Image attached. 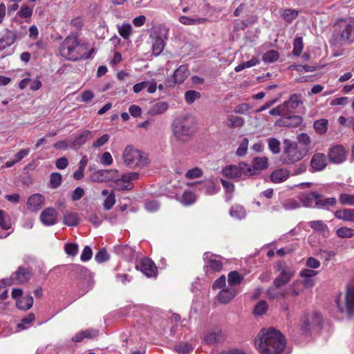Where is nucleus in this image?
Listing matches in <instances>:
<instances>
[{"instance_id":"nucleus-1","label":"nucleus","mask_w":354,"mask_h":354,"mask_svg":"<svg viewBox=\"0 0 354 354\" xmlns=\"http://www.w3.org/2000/svg\"><path fill=\"white\" fill-rule=\"evenodd\" d=\"M254 344L261 354H280L285 348L286 342L279 330L270 328L261 330Z\"/></svg>"},{"instance_id":"nucleus-2","label":"nucleus","mask_w":354,"mask_h":354,"mask_svg":"<svg viewBox=\"0 0 354 354\" xmlns=\"http://www.w3.org/2000/svg\"><path fill=\"white\" fill-rule=\"evenodd\" d=\"M175 138L181 142H187L196 131L194 119L189 115H183L176 118L171 124Z\"/></svg>"},{"instance_id":"nucleus-3","label":"nucleus","mask_w":354,"mask_h":354,"mask_svg":"<svg viewBox=\"0 0 354 354\" xmlns=\"http://www.w3.org/2000/svg\"><path fill=\"white\" fill-rule=\"evenodd\" d=\"M93 49L87 53L86 47L80 44L77 35H71L65 38L61 48V55L68 60L77 61L82 58H88Z\"/></svg>"},{"instance_id":"nucleus-4","label":"nucleus","mask_w":354,"mask_h":354,"mask_svg":"<svg viewBox=\"0 0 354 354\" xmlns=\"http://www.w3.org/2000/svg\"><path fill=\"white\" fill-rule=\"evenodd\" d=\"M122 158L126 166L131 169L143 167L148 163L147 156L142 151L131 145L125 147Z\"/></svg>"},{"instance_id":"nucleus-5","label":"nucleus","mask_w":354,"mask_h":354,"mask_svg":"<svg viewBox=\"0 0 354 354\" xmlns=\"http://www.w3.org/2000/svg\"><path fill=\"white\" fill-rule=\"evenodd\" d=\"M339 35V41L344 44L354 43V19H339L335 23Z\"/></svg>"},{"instance_id":"nucleus-6","label":"nucleus","mask_w":354,"mask_h":354,"mask_svg":"<svg viewBox=\"0 0 354 354\" xmlns=\"http://www.w3.org/2000/svg\"><path fill=\"white\" fill-rule=\"evenodd\" d=\"M304 155L301 151L298 149L297 144L290 139L283 140V153L281 156V160L286 165L294 164L301 158Z\"/></svg>"},{"instance_id":"nucleus-7","label":"nucleus","mask_w":354,"mask_h":354,"mask_svg":"<svg viewBox=\"0 0 354 354\" xmlns=\"http://www.w3.org/2000/svg\"><path fill=\"white\" fill-rule=\"evenodd\" d=\"M247 163L241 162L238 165H229L222 169L223 176L229 179L239 180L243 178V176H249L247 172Z\"/></svg>"},{"instance_id":"nucleus-8","label":"nucleus","mask_w":354,"mask_h":354,"mask_svg":"<svg viewBox=\"0 0 354 354\" xmlns=\"http://www.w3.org/2000/svg\"><path fill=\"white\" fill-rule=\"evenodd\" d=\"M322 318L318 313H313L311 315L304 316L301 330L304 334H308L313 329L322 328Z\"/></svg>"},{"instance_id":"nucleus-9","label":"nucleus","mask_w":354,"mask_h":354,"mask_svg":"<svg viewBox=\"0 0 354 354\" xmlns=\"http://www.w3.org/2000/svg\"><path fill=\"white\" fill-rule=\"evenodd\" d=\"M277 268L279 274L273 281L274 285L277 287H283L293 277L295 271L292 268L283 263H279L277 266Z\"/></svg>"},{"instance_id":"nucleus-10","label":"nucleus","mask_w":354,"mask_h":354,"mask_svg":"<svg viewBox=\"0 0 354 354\" xmlns=\"http://www.w3.org/2000/svg\"><path fill=\"white\" fill-rule=\"evenodd\" d=\"M345 301V306H341L337 299L336 301L337 308L341 313H346L348 318H351L354 315V288H347Z\"/></svg>"},{"instance_id":"nucleus-11","label":"nucleus","mask_w":354,"mask_h":354,"mask_svg":"<svg viewBox=\"0 0 354 354\" xmlns=\"http://www.w3.org/2000/svg\"><path fill=\"white\" fill-rule=\"evenodd\" d=\"M214 256V254L208 252L203 254V259L206 261V263L204 266V270L206 274L218 272L223 269V264L222 261L212 259V257Z\"/></svg>"},{"instance_id":"nucleus-12","label":"nucleus","mask_w":354,"mask_h":354,"mask_svg":"<svg viewBox=\"0 0 354 354\" xmlns=\"http://www.w3.org/2000/svg\"><path fill=\"white\" fill-rule=\"evenodd\" d=\"M137 270H140L147 277H156L158 273V268L156 264L149 258L142 259L136 266Z\"/></svg>"},{"instance_id":"nucleus-13","label":"nucleus","mask_w":354,"mask_h":354,"mask_svg":"<svg viewBox=\"0 0 354 354\" xmlns=\"http://www.w3.org/2000/svg\"><path fill=\"white\" fill-rule=\"evenodd\" d=\"M268 167V160L266 157H257L253 159L252 165L247 164V173L249 176H256L260 174L261 171Z\"/></svg>"},{"instance_id":"nucleus-14","label":"nucleus","mask_w":354,"mask_h":354,"mask_svg":"<svg viewBox=\"0 0 354 354\" xmlns=\"http://www.w3.org/2000/svg\"><path fill=\"white\" fill-rule=\"evenodd\" d=\"M239 290L236 287H226L221 289L216 295V299L221 304H227L239 294Z\"/></svg>"},{"instance_id":"nucleus-15","label":"nucleus","mask_w":354,"mask_h":354,"mask_svg":"<svg viewBox=\"0 0 354 354\" xmlns=\"http://www.w3.org/2000/svg\"><path fill=\"white\" fill-rule=\"evenodd\" d=\"M117 173V170L101 169L91 174L90 178L93 182H107L112 180L115 177Z\"/></svg>"},{"instance_id":"nucleus-16","label":"nucleus","mask_w":354,"mask_h":354,"mask_svg":"<svg viewBox=\"0 0 354 354\" xmlns=\"http://www.w3.org/2000/svg\"><path fill=\"white\" fill-rule=\"evenodd\" d=\"M328 158L331 162L339 164L343 162L346 158V151L344 148L340 145H335L330 149Z\"/></svg>"},{"instance_id":"nucleus-17","label":"nucleus","mask_w":354,"mask_h":354,"mask_svg":"<svg viewBox=\"0 0 354 354\" xmlns=\"http://www.w3.org/2000/svg\"><path fill=\"white\" fill-rule=\"evenodd\" d=\"M39 218L44 225H53L57 222V212L53 207L46 208L41 212Z\"/></svg>"},{"instance_id":"nucleus-18","label":"nucleus","mask_w":354,"mask_h":354,"mask_svg":"<svg viewBox=\"0 0 354 354\" xmlns=\"http://www.w3.org/2000/svg\"><path fill=\"white\" fill-rule=\"evenodd\" d=\"M225 335L221 328H216L207 333L205 336V342L207 344H214L221 342L225 339Z\"/></svg>"},{"instance_id":"nucleus-19","label":"nucleus","mask_w":354,"mask_h":354,"mask_svg":"<svg viewBox=\"0 0 354 354\" xmlns=\"http://www.w3.org/2000/svg\"><path fill=\"white\" fill-rule=\"evenodd\" d=\"M327 165L326 156L322 153L314 154L310 160V167L313 171H322Z\"/></svg>"},{"instance_id":"nucleus-20","label":"nucleus","mask_w":354,"mask_h":354,"mask_svg":"<svg viewBox=\"0 0 354 354\" xmlns=\"http://www.w3.org/2000/svg\"><path fill=\"white\" fill-rule=\"evenodd\" d=\"M44 197L39 194L30 196L27 201L28 209L32 212H37L44 203Z\"/></svg>"},{"instance_id":"nucleus-21","label":"nucleus","mask_w":354,"mask_h":354,"mask_svg":"<svg viewBox=\"0 0 354 354\" xmlns=\"http://www.w3.org/2000/svg\"><path fill=\"white\" fill-rule=\"evenodd\" d=\"M17 39V34L15 32L6 29L4 35L0 38V50L12 46Z\"/></svg>"},{"instance_id":"nucleus-22","label":"nucleus","mask_w":354,"mask_h":354,"mask_svg":"<svg viewBox=\"0 0 354 354\" xmlns=\"http://www.w3.org/2000/svg\"><path fill=\"white\" fill-rule=\"evenodd\" d=\"M290 176V171L286 169H278L273 171L270 176V180L274 183H280L286 180Z\"/></svg>"},{"instance_id":"nucleus-23","label":"nucleus","mask_w":354,"mask_h":354,"mask_svg":"<svg viewBox=\"0 0 354 354\" xmlns=\"http://www.w3.org/2000/svg\"><path fill=\"white\" fill-rule=\"evenodd\" d=\"M318 193L316 192H310L303 193L299 196V201L306 207H312L314 202L317 201Z\"/></svg>"},{"instance_id":"nucleus-24","label":"nucleus","mask_w":354,"mask_h":354,"mask_svg":"<svg viewBox=\"0 0 354 354\" xmlns=\"http://www.w3.org/2000/svg\"><path fill=\"white\" fill-rule=\"evenodd\" d=\"M189 71L187 65L180 66L174 73V83L181 84L189 76Z\"/></svg>"},{"instance_id":"nucleus-25","label":"nucleus","mask_w":354,"mask_h":354,"mask_svg":"<svg viewBox=\"0 0 354 354\" xmlns=\"http://www.w3.org/2000/svg\"><path fill=\"white\" fill-rule=\"evenodd\" d=\"M169 108V104L166 102H156L150 106L148 114L150 115H156L164 113Z\"/></svg>"},{"instance_id":"nucleus-26","label":"nucleus","mask_w":354,"mask_h":354,"mask_svg":"<svg viewBox=\"0 0 354 354\" xmlns=\"http://www.w3.org/2000/svg\"><path fill=\"white\" fill-rule=\"evenodd\" d=\"M15 278L19 283L28 282L32 275L31 270L28 268L19 267L15 272Z\"/></svg>"},{"instance_id":"nucleus-27","label":"nucleus","mask_w":354,"mask_h":354,"mask_svg":"<svg viewBox=\"0 0 354 354\" xmlns=\"http://www.w3.org/2000/svg\"><path fill=\"white\" fill-rule=\"evenodd\" d=\"M302 291L301 283L296 281L283 290V298L289 296L297 297Z\"/></svg>"},{"instance_id":"nucleus-28","label":"nucleus","mask_w":354,"mask_h":354,"mask_svg":"<svg viewBox=\"0 0 354 354\" xmlns=\"http://www.w3.org/2000/svg\"><path fill=\"white\" fill-rule=\"evenodd\" d=\"M113 183L112 187L119 191L131 190L133 188V184L128 182L123 174L120 178L114 180Z\"/></svg>"},{"instance_id":"nucleus-29","label":"nucleus","mask_w":354,"mask_h":354,"mask_svg":"<svg viewBox=\"0 0 354 354\" xmlns=\"http://www.w3.org/2000/svg\"><path fill=\"white\" fill-rule=\"evenodd\" d=\"M283 105L288 111V113H290L292 110L297 109L299 104H302L301 95L297 94H292L290 96L288 100L284 102Z\"/></svg>"},{"instance_id":"nucleus-30","label":"nucleus","mask_w":354,"mask_h":354,"mask_svg":"<svg viewBox=\"0 0 354 354\" xmlns=\"http://www.w3.org/2000/svg\"><path fill=\"white\" fill-rule=\"evenodd\" d=\"M337 200L334 197L325 198L322 195L318 194L317 201L315 207L319 209L326 208L328 206H335Z\"/></svg>"},{"instance_id":"nucleus-31","label":"nucleus","mask_w":354,"mask_h":354,"mask_svg":"<svg viewBox=\"0 0 354 354\" xmlns=\"http://www.w3.org/2000/svg\"><path fill=\"white\" fill-rule=\"evenodd\" d=\"M309 226L315 231L326 235L328 234L329 230L327 225L322 221H312L308 223Z\"/></svg>"},{"instance_id":"nucleus-32","label":"nucleus","mask_w":354,"mask_h":354,"mask_svg":"<svg viewBox=\"0 0 354 354\" xmlns=\"http://www.w3.org/2000/svg\"><path fill=\"white\" fill-rule=\"evenodd\" d=\"M33 298L30 295L25 296L19 299L16 301L17 307L22 310H28L32 308L33 305Z\"/></svg>"},{"instance_id":"nucleus-33","label":"nucleus","mask_w":354,"mask_h":354,"mask_svg":"<svg viewBox=\"0 0 354 354\" xmlns=\"http://www.w3.org/2000/svg\"><path fill=\"white\" fill-rule=\"evenodd\" d=\"M91 131H84L80 136L74 139V140L72 142V146L75 148H80L91 138Z\"/></svg>"},{"instance_id":"nucleus-34","label":"nucleus","mask_w":354,"mask_h":354,"mask_svg":"<svg viewBox=\"0 0 354 354\" xmlns=\"http://www.w3.org/2000/svg\"><path fill=\"white\" fill-rule=\"evenodd\" d=\"M115 252L126 258H131L135 250L128 245H118L114 248Z\"/></svg>"},{"instance_id":"nucleus-35","label":"nucleus","mask_w":354,"mask_h":354,"mask_svg":"<svg viewBox=\"0 0 354 354\" xmlns=\"http://www.w3.org/2000/svg\"><path fill=\"white\" fill-rule=\"evenodd\" d=\"M354 209H344L334 213L335 218L344 221H352Z\"/></svg>"},{"instance_id":"nucleus-36","label":"nucleus","mask_w":354,"mask_h":354,"mask_svg":"<svg viewBox=\"0 0 354 354\" xmlns=\"http://www.w3.org/2000/svg\"><path fill=\"white\" fill-rule=\"evenodd\" d=\"M315 131L319 134H324L326 133L328 127V121L326 119L322 118L315 120L313 124Z\"/></svg>"},{"instance_id":"nucleus-37","label":"nucleus","mask_w":354,"mask_h":354,"mask_svg":"<svg viewBox=\"0 0 354 354\" xmlns=\"http://www.w3.org/2000/svg\"><path fill=\"white\" fill-rule=\"evenodd\" d=\"M63 223L68 226H77L79 218L76 213L66 212L63 216Z\"/></svg>"},{"instance_id":"nucleus-38","label":"nucleus","mask_w":354,"mask_h":354,"mask_svg":"<svg viewBox=\"0 0 354 354\" xmlns=\"http://www.w3.org/2000/svg\"><path fill=\"white\" fill-rule=\"evenodd\" d=\"M178 200L183 205H190L196 201V195L192 192L185 191Z\"/></svg>"},{"instance_id":"nucleus-39","label":"nucleus","mask_w":354,"mask_h":354,"mask_svg":"<svg viewBox=\"0 0 354 354\" xmlns=\"http://www.w3.org/2000/svg\"><path fill=\"white\" fill-rule=\"evenodd\" d=\"M227 277L230 287H236L243 280V276L241 275L237 271L230 272Z\"/></svg>"},{"instance_id":"nucleus-40","label":"nucleus","mask_w":354,"mask_h":354,"mask_svg":"<svg viewBox=\"0 0 354 354\" xmlns=\"http://www.w3.org/2000/svg\"><path fill=\"white\" fill-rule=\"evenodd\" d=\"M299 15V11L295 9L286 8L283 10L282 17L284 21L291 24Z\"/></svg>"},{"instance_id":"nucleus-41","label":"nucleus","mask_w":354,"mask_h":354,"mask_svg":"<svg viewBox=\"0 0 354 354\" xmlns=\"http://www.w3.org/2000/svg\"><path fill=\"white\" fill-rule=\"evenodd\" d=\"M227 125L230 128L241 127L244 124V119L243 118L234 115H229L227 116Z\"/></svg>"},{"instance_id":"nucleus-42","label":"nucleus","mask_w":354,"mask_h":354,"mask_svg":"<svg viewBox=\"0 0 354 354\" xmlns=\"http://www.w3.org/2000/svg\"><path fill=\"white\" fill-rule=\"evenodd\" d=\"M165 47L164 39L161 37H156L152 46V53L154 55H159Z\"/></svg>"},{"instance_id":"nucleus-43","label":"nucleus","mask_w":354,"mask_h":354,"mask_svg":"<svg viewBox=\"0 0 354 354\" xmlns=\"http://www.w3.org/2000/svg\"><path fill=\"white\" fill-rule=\"evenodd\" d=\"M281 288V287H277L273 283L272 286L269 287V288L267 290L266 293H267L268 297L270 299H277L279 297L283 298V290L279 291V289Z\"/></svg>"},{"instance_id":"nucleus-44","label":"nucleus","mask_w":354,"mask_h":354,"mask_svg":"<svg viewBox=\"0 0 354 354\" xmlns=\"http://www.w3.org/2000/svg\"><path fill=\"white\" fill-rule=\"evenodd\" d=\"M179 21L187 26L203 24L206 21L205 18H190L186 16H180L178 19Z\"/></svg>"},{"instance_id":"nucleus-45","label":"nucleus","mask_w":354,"mask_h":354,"mask_svg":"<svg viewBox=\"0 0 354 354\" xmlns=\"http://www.w3.org/2000/svg\"><path fill=\"white\" fill-rule=\"evenodd\" d=\"M279 55L277 50H270L266 52L262 57V59L266 63H272L279 59Z\"/></svg>"},{"instance_id":"nucleus-46","label":"nucleus","mask_w":354,"mask_h":354,"mask_svg":"<svg viewBox=\"0 0 354 354\" xmlns=\"http://www.w3.org/2000/svg\"><path fill=\"white\" fill-rule=\"evenodd\" d=\"M268 145L269 149L272 151V153L278 154L281 151V143L278 139L275 138H270L268 140Z\"/></svg>"},{"instance_id":"nucleus-47","label":"nucleus","mask_w":354,"mask_h":354,"mask_svg":"<svg viewBox=\"0 0 354 354\" xmlns=\"http://www.w3.org/2000/svg\"><path fill=\"white\" fill-rule=\"evenodd\" d=\"M336 234L339 238H351L354 236V229L342 227L336 230Z\"/></svg>"},{"instance_id":"nucleus-48","label":"nucleus","mask_w":354,"mask_h":354,"mask_svg":"<svg viewBox=\"0 0 354 354\" xmlns=\"http://www.w3.org/2000/svg\"><path fill=\"white\" fill-rule=\"evenodd\" d=\"M268 310L267 302L264 300L259 301L254 306L253 313L255 315H262Z\"/></svg>"},{"instance_id":"nucleus-49","label":"nucleus","mask_w":354,"mask_h":354,"mask_svg":"<svg viewBox=\"0 0 354 354\" xmlns=\"http://www.w3.org/2000/svg\"><path fill=\"white\" fill-rule=\"evenodd\" d=\"M0 227L3 230H9L11 227V222L8 214L4 211L0 209Z\"/></svg>"},{"instance_id":"nucleus-50","label":"nucleus","mask_w":354,"mask_h":354,"mask_svg":"<svg viewBox=\"0 0 354 354\" xmlns=\"http://www.w3.org/2000/svg\"><path fill=\"white\" fill-rule=\"evenodd\" d=\"M304 48L303 39L301 37H297L293 42L292 54L296 56H299Z\"/></svg>"},{"instance_id":"nucleus-51","label":"nucleus","mask_w":354,"mask_h":354,"mask_svg":"<svg viewBox=\"0 0 354 354\" xmlns=\"http://www.w3.org/2000/svg\"><path fill=\"white\" fill-rule=\"evenodd\" d=\"M118 32L124 39H127L132 32V26L129 24H125L121 26H118Z\"/></svg>"},{"instance_id":"nucleus-52","label":"nucleus","mask_w":354,"mask_h":354,"mask_svg":"<svg viewBox=\"0 0 354 354\" xmlns=\"http://www.w3.org/2000/svg\"><path fill=\"white\" fill-rule=\"evenodd\" d=\"M339 201L342 205L354 206V195L342 193L339 196Z\"/></svg>"},{"instance_id":"nucleus-53","label":"nucleus","mask_w":354,"mask_h":354,"mask_svg":"<svg viewBox=\"0 0 354 354\" xmlns=\"http://www.w3.org/2000/svg\"><path fill=\"white\" fill-rule=\"evenodd\" d=\"M259 61L256 57H252L250 60L243 62L235 67V71L239 72L246 68L254 66L259 64Z\"/></svg>"},{"instance_id":"nucleus-54","label":"nucleus","mask_w":354,"mask_h":354,"mask_svg":"<svg viewBox=\"0 0 354 354\" xmlns=\"http://www.w3.org/2000/svg\"><path fill=\"white\" fill-rule=\"evenodd\" d=\"M193 348L187 342H180L176 345L175 351L179 354H189Z\"/></svg>"},{"instance_id":"nucleus-55","label":"nucleus","mask_w":354,"mask_h":354,"mask_svg":"<svg viewBox=\"0 0 354 354\" xmlns=\"http://www.w3.org/2000/svg\"><path fill=\"white\" fill-rule=\"evenodd\" d=\"M62 175L59 173L55 172L51 174L50 179V187L53 189L57 188L62 183Z\"/></svg>"},{"instance_id":"nucleus-56","label":"nucleus","mask_w":354,"mask_h":354,"mask_svg":"<svg viewBox=\"0 0 354 354\" xmlns=\"http://www.w3.org/2000/svg\"><path fill=\"white\" fill-rule=\"evenodd\" d=\"M203 171L199 167H194L193 169H189L185 174V177L187 179H193L201 177L203 176Z\"/></svg>"},{"instance_id":"nucleus-57","label":"nucleus","mask_w":354,"mask_h":354,"mask_svg":"<svg viewBox=\"0 0 354 354\" xmlns=\"http://www.w3.org/2000/svg\"><path fill=\"white\" fill-rule=\"evenodd\" d=\"M200 97V93L196 91L190 90L185 93V99L189 104L193 103L196 100L199 99Z\"/></svg>"},{"instance_id":"nucleus-58","label":"nucleus","mask_w":354,"mask_h":354,"mask_svg":"<svg viewBox=\"0 0 354 354\" xmlns=\"http://www.w3.org/2000/svg\"><path fill=\"white\" fill-rule=\"evenodd\" d=\"M249 140L247 138H244L239 147L236 150V155L238 156H243L247 153L248 147Z\"/></svg>"},{"instance_id":"nucleus-59","label":"nucleus","mask_w":354,"mask_h":354,"mask_svg":"<svg viewBox=\"0 0 354 354\" xmlns=\"http://www.w3.org/2000/svg\"><path fill=\"white\" fill-rule=\"evenodd\" d=\"M230 214L232 217L241 219L245 216V213L242 207L236 206L230 209Z\"/></svg>"},{"instance_id":"nucleus-60","label":"nucleus","mask_w":354,"mask_h":354,"mask_svg":"<svg viewBox=\"0 0 354 354\" xmlns=\"http://www.w3.org/2000/svg\"><path fill=\"white\" fill-rule=\"evenodd\" d=\"M115 203V194L113 192H111L106 198L103 203L104 208L106 210H109Z\"/></svg>"},{"instance_id":"nucleus-61","label":"nucleus","mask_w":354,"mask_h":354,"mask_svg":"<svg viewBox=\"0 0 354 354\" xmlns=\"http://www.w3.org/2000/svg\"><path fill=\"white\" fill-rule=\"evenodd\" d=\"M32 15V8L27 4H23L21 7L18 15L21 18H30Z\"/></svg>"},{"instance_id":"nucleus-62","label":"nucleus","mask_w":354,"mask_h":354,"mask_svg":"<svg viewBox=\"0 0 354 354\" xmlns=\"http://www.w3.org/2000/svg\"><path fill=\"white\" fill-rule=\"evenodd\" d=\"M283 207L286 210H292L300 207V205L296 200L290 198L283 203Z\"/></svg>"},{"instance_id":"nucleus-63","label":"nucleus","mask_w":354,"mask_h":354,"mask_svg":"<svg viewBox=\"0 0 354 354\" xmlns=\"http://www.w3.org/2000/svg\"><path fill=\"white\" fill-rule=\"evenodd\" d=\"M226 277L225 275H221L217 279H216L212 283V288L213 290L223 289L226 288Z\"/></svg>"},{"instance_id":"nucleus-64","label":"nucleus","mask_w":354,"mask_h":354,"mask_svg":"<svg viewBox=\"0 0 354 354\" xmlns=\"http://www.w3.org/2000/svg\"><path fill=\"white\" fill-rule=\"evenodd\" d=\"M297 140L301 144L305 146L306 149L308 148L311 143V139L310 136L306 133H301L297 136Z\"/></svg>"}]
</instances>
